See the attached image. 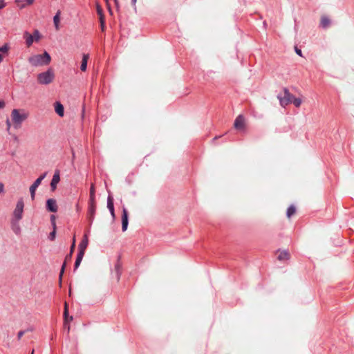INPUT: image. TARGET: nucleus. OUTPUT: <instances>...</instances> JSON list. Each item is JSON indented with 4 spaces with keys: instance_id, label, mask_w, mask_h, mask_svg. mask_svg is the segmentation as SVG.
I'll return each instance as SVG.
<instances>
[{
    "instance_id": "f257e3e1",
    "label": "nucleus",
    "mask_w": 354,
    "mask_h": 354,
    "mask_svg": "<svg viewBox=\"0 0 354 354\" xmlns=\"http://www.w3.org/2000/svg\"><path fill=\"white\" fill-rule=\"evenodd\" d=\"M50 60V55L46 51H44L43 54L35 55L28 58L29 63L33 66L48 65Z\"/></svg>"
},
{
    "instance_id": "f03ea898",
    "label": "nucleus",
    "mask_w": 354,
    "mask_h": 354,
    "mask_svg": "<svg viewBox=\"0 0 354 354\" xmlns=\"http://www.w3.org/2000/svg\"><path fill=\"white\" fill-rule=\"evenodd\" d=\"M55 78L54 72L51 68L48 69L45 72L40 73L37 75V82L40 84L47 85L51 83Z\"/></svg>"
},
{
    "instance_id": "7ed1b4c3",
    "label": "nucleus",
    "mask_w": 354,
    "mask_h": 354,
    "mask_svg": "<svg viewBox=\"0 0 354 354\" xmlns=\"http://www.w3.org/2000/svg\"><path fill=\"white\" fill-rule=\"evenodd\" d=\"M12 122H14L15 128H19L21 123L27 118L26 113H21L18 109H13L11 113Z\"/></svg>"
},
{
    "instance_id": "20e7f679",
    "label": "nucleus",
    "mask_w": 354,
    "mask_h": 354,
    "mask_svg": "<svg viewBox=\"0 0 354 354\" xmlns=\"http://www.w3.org/2000/svg\"><path fill=\"white\" fill-rule=\"evenodd\" d=\"M277 98L279 100L280 104L282 106H286L290 103H292V99L293 98V95H292L288 88H283V95L281 94H279L277 95Z\"/></svg>"
},
{
    "instance_id": "39448f33",
    "label": "nucleus",
    "mask_w": 354,
    "mask_h": 354,
    "mask_svg": "<svg viewBox=\"0 0 354 354\" xmlns=\"http://www.w3.org/2000/svg\"><path fill=\"white\" fill-rule=\"evenodd\" d=\"M24 203L22 199H19L16 205V207L13 212V216L17 222L22 218Z\"/></svg>"
},
{
    "instance_id": "423d86ee",
    "label": "nucleus",
    "mask_w": 354,
    "mask_h": 354,
    "mask_svg": "<svg viewBox=\"0 0 354 354\" xmlns=\"http://www.w3.org/2000/svg\"><path fill=\"white\" fill-rule=\"evenodd\" d=\"M129 225V214L126 208H123L122 214V230L125 232Z\"/></svg>"
},
{
    "instance_id": "0eeeda50",
    "label": "nucleus",
    "mask_w": 354,
    "mask_h": 354,
    "mask_svg": "<svg viewBox=\"0 0 354 354\" xmlns=\"http://www.w3.org/2000/svg\"><path fill=\"white\" fill-rule=\"evenodd\" d=\"M96 205L95 203H88V218L90 224H92L95 214Z\"/></svg>"
},
{
    "instance_id": "6e6552de",
    "label": "nucleus",
    "mask_w": 354,
    "mask_h": 354,
    "mask_svg": "<svg viewBox=\"0 0 354 354\" xmlns=\"http://www.w3.org/2000/svg\"><path fill=\"white\" fill-rule=\"evenodd\" d=\"M234 127L237 130H243L245 127V118L242 115H239L235 119Z\"/></svg>"
},
{
    "instance_id": "1a4fd4ad",
    "label": "nucleus",
    "mask_w": 354,
    "mask_h": 354,
    "mask_svg": "<svg viewBox=\"0 0 354 354\" xmlns=\"http://www.w3.org/2000/svg\"><path fill=\"white\" fill-rule=\"evenodd\" d=\"M46 209L50 212H56L57 211V202L53 198H49L46 201Z\"/></svg>"
},
{
    "instance_id": "9d476101",
    "label": "nucleus",
    "mask_w": 354,
    "mask_h": 354,
    "mask_svg": "<svg viewBox=\"0 0 354 354\" xmlns=\"http://www.w3.org/2000/svg\"><path fill=\"white\" fill-rule=\"evenodd\" d=\"M60 180L59 170L56 169L55 171L53 179L50 183V188L52 191H55L57 188V185Z\"/></svg>"
},
{
    "instance_id": "9b49d317",
    "label": "nucleus",
    "mask_w": 354,
    "mask_h": 354,
    "mask_svg": "<svg viewBox=\"0 0 354 354\" xmlns=\"http://www.w3.org/2000/svg\"><path fill=\"white\" fill-rule=\"evenodd\" d=\"M107 208L109 209L113 218H115V210L113 204V198L111 195L109 194L107 197Z\"/></svg>"
},
{
    "instance_id": "f8f14e48",
    "label": "nucleus",
    "mask_w": 354,
    "mask_h": 354,
    "mask_svg": "<svg viewBox=\"0 0 354 354\" xmlns=\"http://www.w3.org/2000/svg\"><path fill=\"white\" fill-rule=\"evenodd\" d=\"M73 252H70L65 257V260L62 266V268H61V270H60V273H59V281H61L62 280V275L64 274V270H65V268L66 266V262L68 261H71V258H72V255H73Z\"/></svg>"
},
{
    "instance_id": "ddd939ff",
    "label": "nucleus",
    "mask_w": 354,
    "mask_h": 354,
    "mask_svg": "<svg viewBox=\"0 0 354 354\" xmlns=\"http://www.w3.org/2000/svg\"><path fill=\"white\" fill-rule=\"evenodd\" d=\"M122 263L120 262V257H118L116 263L115 264L114 272L118 280L120 279L121 275Z\"/></svg>"
},
{
    "instance_id": "4468645a",
    "label": "nucleus",
    "mask_w": 354,
    "mask_h": 354,
    "mask_svg": "<svg viewBox=\"0 0 354 354\" xmlns=\"http://www.w3.org/2000/svg\"><path fill=\"white\" fill-rule=\"evenodd\" d=\"M40 184L41 183L39 182V180H35V181L30 187V192L32 200L35 199L36 189Z\"/></svg>"
},
{
    "instance_id": "2eb2a0df",
    "label": "nucleus",
    "mask_w": 354,
    "mask_h": 354,
    "mask_svg": "<svg viewBox=\"0 0 354 354\" xmlns=\"http://www.w3.org/2000/svg\"><path fill=\"white\" fill-rule=\"evenodd\" d=\"M55 111L58 115L62 117L64 115V106L59 102H56L55 103Z\"/></svg>"
},
{
    "instance_id": "dca6fc26",
    "label": "nucleus",
    "mask_w": 354,
    "mask_h": 354,
    "mask_svg": "<svg viewBox=\"0 0 354 354\" xmlns=\"http://www.w3.org/2000/svg\"><path fill=\"white\" fill-rule=\"evenodd\" d=\"M95 203V189L93 184L91 185L89 191L88 203Z\"/></svg>"
},
{
    "instance_id": "f3484780",
    "label": "nucleus",
    "mask_w": 354,
    "mask_h": 354,
    "mask_svg": "<svg viewBox=\"0 0 354 354\" xmlns=\"http://www.w3.org/2000/svg\"><path fill=\"white\" fill-rule=\"evenodd\" d=\"M89 56L88 54H84L82 57V60L80 66V69L82 71H85L87 68V63Z\"/></svg>"
},
{
    "instance_id": "a211bd4d",
    "label": "nucleus",
    "mask_w": 354,
    "mask_h": 354,
    "mask_svg": "<svg viewBox=\"0 0 354 354\" xmlns=\"http://www.w3.org/2000/svg\"><path fill=\"white\" fill-rule=\"evenodd\" d=\"M88 244V241L86 235H84V238L81 241L78 245V249L82 250H86Z\"/></svg>"
},
{
    "instance_id": "6ab92c4d",
    "label": "nucleus",
    "mask_w": 354,
    "mask_h": 354,
    "mask_svg": "<svg viewBox=\"0 0 354 354\" xmlns=\"http://www.w3.org/2000/svg\"><path fill=\"white\" fill-rule=\"evenodd\" d=\"M330 24V20L328 17H322L321 19L320 25L323 28H328Z\"/></svg>"
},
{
    "instance_id": "aec40b11",
    "label": "nucleus",
    "mask_w": 354,
    "mask_h": 354,
    "mask_svg": "<svg viewBox=\"0 0 354 354\" xmlns=\"http://www.w3.org/2000/svg\"><path fill=\"white\" fill-rule=\"evenodd\" d=\"M277 258L279 261H286L289 259V253L287 250L280 251Z\"/></svg>"
},
{
    "instance_id": "412c9836",
    "label": "nucleus",
    "mask_w": 354,
    "mask_h": 354,
    "mask_svg": "<svg viewBox=\"0 0 354 354\" xmlns=\"http://www.w3.org/2000/svg\"><path fill=\"white\" fill-rule=\"evenodd\" d=\"M34 1L35 0H16L15 1L21 8H24L26 5H31Z\"/></svg>"
},
{
    "instance_id": "4be33fe9",
    "label": "nucleus",
    "mask_w": 354,
    "mask_h": 354,
    "mask_svg": "<svg viewBox=\"0 0 354 354\" xmlns=\"http://www.w3.org/2000/svg\"><path fill=\"white\" fill-rule=\"evenodd\" d=\"M64 321H65V326L66 325V322H69L73 320L72 316L68 317V311L66 304H65V308H64Z\"/></svg>"
},
{
    "instance_id": "5701e85b",
    "label": "nucleus",
    "mask_w": 354,
    "mask_h": 354,
    "mask_svg": "<svg viewBox=\"0 0 354 354\" xmlns=\"http://www.w3.org/2000/svg\"><path fill=\"white\" fill-rule=\"evenodd\" d=\"M59 15H60V11H58L53 17L54 25L57 30L59 28V21H60Z\"/></svg>"
},
{
    "instance_id": "b1692460",
    "label": "nucleus",
    "mask_w": 354,
    "mask_h": 354,
    "mask_svg": "<svg viewBox=\"0 0 354 354\" xmlns=\"http://www.w3.org/2000/svg\"><path fill=\"white\" fill-rule=\"evenodd\" d=\"M26 35H28V37L26 39V43L27 46L29 47L32 44V43L35 40V37L33 35H29L27 32H26Z\"/></svg>"
},
{
    "instance_id": "393cba45",
    "label": "nucleus",
    "mask_w": 354,
    "mask_h": 354,
    "mask_svg": "<svg viewBox=\"0 0 354 354\" xmlns=\"http://www.w3.org/2000/svg\"><path fill=\"white\" fill-rule=\"evenodd\" d=\"M296 212V209L294 205H290L286 212V216L288 218H290Z\"/></svg>"
},
{
    "instance_id": "a878e982",
    "label": "nucleus",
    "mask_w": 354,
    "mask_h": 354,
    "mask_svg": "<svg viewBox=\"0 0 354 354\" xmlns=\"http://www.w3.org/2000/svg\"><path fill=\"white\" fill-rule=\"evenodd\" d=\"M301 102H302L300 98H297L293 96V98L292 99V103H293L296 107H299L301 104Z\"/></svg>"
},
{
    "instance_id": "bb28decb",
    "label": "nucleus",
    "mask_w": 354,
    "mask_h": 354,
    "mask_svg": "<svg viewBox=\"0 0 354 354\" xmlns=\"http://www.w3.org/2000/svg\"><path fill=\"white\" fill-rule=\"evenodd\" d=\"M84 254H85V250H82L78 249V252H77V255L76 258L82 260Z\"/></svg>"
},
{
    "instance_id": "cd10ccee",
    "label": "nucleus",
    "mask_w": 354,
    "mask_h": 354,
    "mask_svg": "<svg viewBox=\"0 0 354 354\" xmlns=\"http://www.w3.org/2000/svg\"><path fill=\"white\" fill-rule=\"evenodd\" d=\"M84 254H85V250H82L78 249V252H77V255L76 258L82 260Z\"/></svg>"
},
{
    "instance_id": "c85d7f7f",
    "label": "nucleus",
    "mask_w": 354,
    "mask_h": 354,
    "mask_svg": "<svg viewBox=\"0 0 354 354\" xmlns=\"http://www.w3.org/2000/svg\"><path fill=\"white\" fill-rule=\"evenodd\" d=\"M56 236V230H53L48 236V239L50 241H53L55 239Z\"/></svg>"
},
{
    "instance_id": "c756f323",
    "label": "nucleus",
    "mask_w": 354,
    "mask_h": 354,
    "mask_svg": "<svg viewBox=\"0 0 354 354\" xmlns=\"http://www.w3.org/2000/svg\"><path fill=\"white\" fill-rule=\"evenodd\" d=\"M82 261V260L76 258L74 265V271H75L79 268Z\"/></svg>"
},
{
    "instance_id": "7c9ffc66",
    "label": "nucleus",
    "mask_w": 354,
    "mask_h": 354,
    "mask_svg": "<svg viewBox=\"0 0 354 354\" xmlns=\"http://www.w3.org/2000/svg\"><path fill=\"white\" fill-rule=\"evenodd\" d=\"M32 330V329H27L26 330H20L17 334L18 339H20L26 331Z\"/></svg>"
},
{
    "instance_id": "2f4dec72",
    "label": "nucleus",
    "mask_w": 354,
    "mask_h": 354,
    "mask_svg": "<svg viewBox=\"0 0 354 354\" xmlns=\"http://www.w3.org/2000/svg\"><path fill=\"white\" fill-rule=\"evenodd\" d=\"M9 49V47L8 46V44H4L3 46H2L1 47H0V51L3 52V53H6L8 50Z\"/></svg>"
},
{
    "instance_id": "473e14b6",
    "label": "nucleus",
    "mask_w": 354,
    "mask_h": 354,
    "mask_svg": "<svg viewBox=\"0 0 354 354\" xmlns=\"http://www.w3.org/2000/svg\"><path fill=\"white\" fill-rule=\"evenodd\" d=\"M34 37L35 41H38L40 38L39 32L37 30L34 31Z\"/></svg>"
},
{
    "instance_id": "72a5a7b5",
    "label": "nucleus",
    "mask_w": 354,
    "mask_h": 354,
    "mask_svg": "<svg viewBox=\"0 0 354 354\" xmlns=\"http://www.w3.org/2000/svg\"><path fill=\"white\" fill-rule=\"evenodd\" d=\"M75 248V237H73V243H72V244L71 245V248H70V252H74Z\"/></svg>"
},
{
    "instance_id": "f704fd0d",
    "label": "nucleus",
    "mask_w": 354,
    "mask_h": 354,
    "mask_svg": "<svg viewBox=\"0 0 354 354\" xmlns=\"http://www.w3.org/2000/svg\"><path fill=\"white\" fill-rule=\"evenodd\" d=\"M47 175V172H45L43 174H41L38 178H37L36 180H39V182H40V183H41V181L45 178V177Z\"/></svg>"
},
{
    "instance_id": "c9c22d12",
    "label": "nucleus",
    "mask_w": 354,
    "mask_h": 354,
    "mask_svg": "<svg viewBox=\"0 0 354 354\" xmlns=\"http://www.w3.org/2000/svg\"><path fill=\"white\" fill-rule=\"evenodd\" d=\"M13 231H14V232H15L16 234H19V233H20V232H21L20 227H19V225L14 226V227H13Z\"/></svg>"
},
{
    "instance_id": "e433bc0d",
    "label": "nucleus",
    "mask_w": 354,
    "mask_h": 354,
    "mask_svg": "<svg viewBox=\"0 0 354 354\" xmlns=\"http://www.w3.org/2000/svg\"><path fill=\"white\" fill-rule=\"evenodd\" d=\"M97 12L98 15H104L103 14V10H102V8L99 5L97 6Z\"/></svg>"
},
{
    "instance_id": "4c0bfd02",
    "label": "nucleus",
    "mask_w": 354,
    "mask_h": 354,
    "mask_svg": "<svg viewBox=\"0 0 354 354\" xmlns=\"http://www.w3.org/2000/svg\"><path fill=\"white\" fill-rule=\"evenodd\" d=\"M5 192L4 184L0 182V194H3Z\"/></svg>"
},
{
    "instance_id": "58836bf2",
    "label": "nucleus",
    "mask_w": 354,
    "mask_h": 354,
    "mask_svg": "<svg viewBox=\"0 0 354 354\" xmlns=\"http://www.w3.org/2000/svg\"><path fill=\"white\" fill-rule=\"evenodd\" d=\"M295 53L299 55V56H302V53H301V50L300 49H299L298 48L295 47Z\"/></svg>"
},
{
    "instance_id": "ea45409f",
    "label": "nucleus",
    "mask_w": 354,
    "mask_h": 354,
    "mask_svg": "<svg viewBox=\"0 0 354 354\" xmlns=\"http://www.w3.org/2000/svg\"><path fill=\"white\" fill-rule=\"evenodd\" d=\"M6 6V3L4 0H0V10Z\"/></svg>"
},
{
    "instance_id": "a19ab883",
    "label": "nucleus",
    "mask_w": 354,
    "mask_h": 354,
    "mask_svg": "<svg viewBox=\"0 0 354 354\" xmlns=\"http://www.w3.org/2000/svg\"><path fill=\"white\" fill-rule=\"evenodd\" d=\"M105 27H106L105 21L104 22L102 21V23H100V28H101L102 31H104Z\"/></svg>"
},
{
    "instance_id": "79ce46f5",
    "label": "nucleus",
    "mask_w": 354,
    "mask_h": 354,
    "mask_svg": "<svg viewBox=\"0 0 354 354\" xmlns=\"http://www.w3.org/2000/svg\"><path fill=\"white\" fill-rule=\"evenodd\" d=\"M99 20H100V23H102V21L104 22L105 21L104 15H99Z\"/></svg>"
},
{
    "instance_id": "37998d69",
    "label": "nucleus",
    "mask_w": 354,
    "mask_h": 354,
    "mask_svg": "<svg viewBox=\"0 0 354 354\" xmlns=\"http://www.w3.org/2000/svg\"><path fill=\"white\" fill-rule=\"evenodd\" d=\"M55 218H55V215H51V216H50V222H51V223H55Z\"/></svg>"
},
{
    "instance_id": "c03bdc74",
    "label": "nucleus",
    "mask_w": 354,
    "mask_h": 354,
    "mask_svg": "<svg viewBox=\"0 0 354 354\" xmlns=\"http://www.w3.org/2000/svg\"><path fill=\"white\" fill-rule=\"evenodd\" d=\"M5 106V102L3 100H0V109H2Z\"/></svg>"
},
{
    "instance_id": "a18cd8bd",
    "label": "nucleus",
    "mask_w": 354,
    "mask_h": 354,
    "mask_svg": "<svg viewBox=\"0 0 354 354\" xmlns=\"http://www.w3.org/2000/svg\"><path fill=\"white\" fill-rule=\"evenodd\" d=\"M64 328L67 329L68 333H69L70 330V326L68 324V322H66V325H64Z\"/></svg>"
},
{
    "instance_id": "49530a36",
    "label": "nucleus",
    "mask_w": 354,
    "mask_h": 354,
    "mask_svg": "<svg viewBox=\"0 0 354 354\" xmlns=\"http://www.w3.org/2000/svg\"><path fill=\"white\" fill-rule=\"evenodd\" d=\"M51 224H52V226H53V230H56V223H53Z\"/></svg>"
},
{
    "instance_id": "de8ad7c7",
    "label": "nucleus",
    "mask_w": 354,
    "mask_h": 354,
    "mask_svg": "<svg viewBox=\"0 0 354 354\" xmlns=\"http://www.w3.org/2000/svg\"><path fill=\"white\" fill-rule=\"evenodd\" d=\"M6 124H7V126H8V129H9L10 127V121L8 119L7 121H6Z\"/></svg>"
},
{
    "instance_id": "09e8293b",
    "label": "nucleus",
    "mask_w": 354,
    "mask_h": 354,
    "mask_svg": "<svg viewBox=\"0 0 354 354\" xmlns=\"http://www.w3.org/2000/svg\"><path fill=\"white\" fill-rule=\"evenodd\" d=\"M116 7H118V0H114Z\"/></svg>"
},
{
    "instance_id": "8fccbe9b",
    "label": "nucleus",
    "mask_w": 354,
    "mask_h": 354,
    "mask_svg": "<svg viewBox=\"0 0 354 354\" xmlns=\"http://www.w3.org/2000/svg\"><path fill=\"white\" fill-rule=\"evenodd\" d=\"M136 3V0H131V3L133 6H135Z\"/></svg>"
},
{
    "instance_id": "3c124183",
    "label": "nucleus",
    "mask_w": 354,
    "mask_h": 354,
    "mask_svg": "<svg viewBox=\"0 0 354 354\" xmlns=\"http://www.w3.org/2000/svg\"><path fill=\"white\" fill-rule=\"evenodd\" d=\"M3 61V57L2 55L0 54V63Z\"/></svg>"
},
{
    "instance_id": "603ef678",
    "label": "nucleus",
    "mask_w": 354,
    "mask_h": 354,
    "mask_svg": "<svg viewBox=\"0 0 354 354\" xmlns=\"http://www.w3.org/2000/svg\"><path fill=\"white\" fill-rule=\"evenodd\" d=\"M31 354H34V350L32 351Z\"/></svg>"
}]
</instances>
